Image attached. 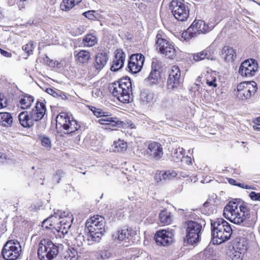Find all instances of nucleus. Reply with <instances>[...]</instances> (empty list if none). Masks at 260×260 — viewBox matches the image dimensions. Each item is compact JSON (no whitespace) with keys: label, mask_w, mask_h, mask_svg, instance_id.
I'll list each match as a JSON object with an SVG mask.
<instances>
[{"label":"nucleus","mask_w":260,"mask_h":260,"mask_svg":"<svg viewBox=\"0 0 260 260\" xmlns=\"http://www.w3.org/2000/svg\"><path fill=\"white\" fill-rule=\"evenodd\" d=\"M111 254L106 250H102L99 251L98 256L102 259H106L110 257Z\"/></svg>","instance_id":"nucleus-42"},{"label":"nucleus","mask_w":260,"mask_h":260,"mask_svg":"<svg viewBox=\"0 0 260 260\" xmlns=\"http://www.w3.org/2000/svg\"><path fill=\"white\" fill-rule=\"evenodd\" d=\"M156 45L160 53L167 57L173 59L175 57L176 50L173 43L160 33L156 36Z\"/></svg>","instance_id":"nucleus-9"},{"label":"nucleus","mask_w":260,"mask_h":260,"mask_svg":"<svg viewBox=\"0 0 260 260\" xmlns=\"http://www.w3.org/2000/svg\"><path fill=\"white\" fill-rule=\"evenodd\" d=\"M244 187H245V189H252V188H251V186H249L248 185H245V184Z\"/></svg>","instance_id":"nucleus-55"},{"label":"nucleus","mask_w":260,"mask_h":260,"mask_svg":"<svg viewBox=\"0 0 260 260\" xmlns=\"http://www.w3.org/2000/svg\"><path fill=\"white\" fill-rule=\"evenodd\" d=\"M240 210H242L244 221L246 219L249 221H255L257 218L258 206H252L245 202H240Z\"/></svg>","instance_id":"nucleus-20"},{"label":"nucleus","mask_w":260,"mask_h":260,"mask_svg":"<svg viewBox=\"0 0 260 260\" xmlns=\"http://www.w3.org/2000/svg\"><path fill=\"white\" fill-rule=\"evenodd\" d=\"M145 57L142 54H136L132 55L128 64L129 71L132 73L136 74L139 72L144 64Z\"/></svg>","instance_id":"nucleus-21"},{"label":"nucleus","mask_w":260,"mask_h":260,"mask_svg":"<svg viewBox=\"0 0 260 260\" xmlns=\"http://www.w3.org/2000/svg\"><path fill=\"white\" fill-rule=\"evenodd\" d=\"M160 78V72L151 71L149 76L146 79L151 85L156 84Z\"/></svg>","instance_id":"nucleus-37"},{"label":"nucleus","mask_w":260,"mask_h":260,"mask_svg":"<svg viewBox=\"0 0 260 260\" xmlns=\"http://www.w3.org/2000/svg\"><path fill=\"white\" fill-rule=\"evenodd\" d=\"M22 248L20 243L16 240H8L4 245L2 255L5 260H16L20 256Z\"/></svg>","instance_id":"nucleus-8"},{"label":"nucleus","mask_w":260,"mask_h":260,"mask_svg":"<svg viewBox=\"0 0 260 260\" xmlns=\"http://www.w3.org/2000/svg\"><path fill=\"white\" fill-rule=\"evenodd\" d=\"M53 216L57 217L55 219L57 222L52 223L54 226V229L63 235L67 234L73 221L72 215L68 211H58L54 213Z\"/></svg>","instance_id":"nucleus-7"},{"label":"nucleus","mask_w":260,"mask_h":260,"mask_svg":"<svg viewBox=\"0 0 260 260\" xmlns=\"http://www.w3.org/2000/svg\"><path fill=\"white\" fill-rule=\"evenodd\" d=\"M34 49V44L32 41L29 42L25 45L23 46L22 49L27 53L28 56L32 54Z\"/></svg>","instance_id":"nucleus-39"},{"label":"nucleus","mask_w":260,"mask_h":260,"mask_svg":"<svg viewBox=\"0 0 260 260\" xmlns=\"http://www.w3.org/2000/svg\"><path fill=\"white\" fill-rule=\"evenodd\" d=\"M237 186H240L243 188H245V187H244L245 184H244L239 183L237 184Z\"/></svg>","instance_id":"nucleus-54"},{"label":"nucleus","mask_w":260,"mask_h":260,"mask_svg":"<svg viewBox=\"0 0 260 260\" xmlns=\"http://www.w3.org/2000/svg\"><path fill=\"white\" fill-rule=\"evenodd\" d=\"M170 9L178 21H185L188 17L189 8L187 4L179 0H173L170 4Z\"/></svg>","instance_id":"nucleus-11"},{"label":"nucleus","mask_w":260,"mask_h":260,"mask_svg":"<svg viewBox=\"0 0 260 260\" xmlns=\"http://www.w3.org/2000/svg\"><path fill=\"white\" fill-rule=\"evenodd\" d=\"M171 156L173 161L176 162L181 161L184 158V150L180 147L172 148Z\"/></svg>","instance_id":"nucleus-27"},{"label":"nucleus","mask_w":260,"mask_h":260,"mask_svg":"<svg viewBox=\"0 0 260 260\" xmlns=\"http://www.w3.org/2000/svg\"><path fill=\"white\" fill-rule=\"evenodd\" d=\"M0 53L1 54L7 57H11L12 56V54L8 52H7L2 49L0 48Z\"/></svg>","instance_id":"nucleus-50"},{"label":"nucleus","mask_w":260,"mask_h":260,"mask_svg":"<svg viewBox=\"0 0 260 260\" xmlns=\"http://www.w3.org/2000/svg\"><path fill=\"white\" fill-rule=\"evenodd\" d=\"M85 173H86V172H83V174H84H84H85Z\"/></svg>","instance_id":"nucleus-60"},{"label":"nucleus","mask_w":260,"mask_h":260,"mask_svg":"<svg viewBox=\"0 0 260 260\" xmlns=\"http://www.w3.org/2000/svg\"><path fill=\"white\" fill-rule=\"evenodd\" d=\"M208 31V27L204 21L199 20H194L186 31L182 34L185 39H189L197 36L201 34Z\"/></svg>","instance_id":"nucleus-14"},{"label":"nucleus","mask_w":260,"mask_h":260,"mask_svg":"<svg viewBox=\"0 0 260 260\" xmlns=\"http://www.w3.org/2000/svg\"><path fill=\"white\" fill-rule=\"evenodd\" d=\"M208 204V203L207 202H205V203H204V206L207 207V206Z\"/></svg>","instance_id":"nucleus-58"},{"label":"nucleus","mask_w":260,"mask_h":260,"mask_svg":"<svg viewBox=\"0 0 260 260\" xmlns=\"http://www.w3.org/2000/svg\"><path fill=\"white\" fill-rule=\"evenodd\" d=\"M63 174V172L62 170H59L56 171L55 175L53 176V180L56 182L57 183L59 182V180L60 179L62 175Z\"/></svg>","instance_id":"nucleus-43"},{"label":"nucleus","mask_w":260,"mask_h":260,"mask_svg":"<svg viewBox=\"0 0 260 260\" xmlns=\"http://www.w3.org/2000/svg\"><path fill=\"white\" fill-rule=\"evenodd\" d=\"M58 246L48 239L41 240L38 245V255L41 260H52L58 255Z\"/></svg>","instance_id":"nucleus-5"},{"label":"nucleus","mask_w":260,"mask_h":260,"mask_svg":"<svg viewBox=\"0 0 260 260\" xmlns=\"http://www.w3.org/2000/svg\"><path fill=\"white\" fill-rule=\"evenodd\" d=\"M197 180V179L196 178V177H194L193 180H191V181L193 180V182H196Z\"/></svg>","instance_id":"nucleus-57"},{"label":"nucleus","mask_w":260,"mask_h":260,"mask_svg":"<svg viewBox=\"0 0 260 260\" xmlns=\"http://www.w3.org/2000/svg\"><path fill=\"white\" fill-rule=\"evenodd\" d=\"M57 92H58V95H57V96L56 98L59 99H61L62 100H68V94H67L66 93H65L61 90H59V91H57Z\"/></svg>","instance_id":"nucleus-47"},{"label":"nucleus","mask_w":260,"mask_h":260,"mask_svg":"<svg viewBox=\"0 0 260 260\" xmlns=\"http://www.w3.org/2000/svg\"><path fill=\"white\" fill-rule=\"evenodd\" d=\"M254 123L255 124V125H253L254 128H255V129L258 128V127H257V125H260V117L254 119Z\"/></svg>","instance_id":"nucleus-51"},{"label":"nucleus","mask_w":260,"mask_h":260,"mask_svg":"<svg viewBox=\"0 0 260 260\" xmlns=\"http://www.w3.org/2000/svg\"><path fill=\"white\" fill-rule=\"evenodd\" d=\"M46 91L48 94L52 95L55 98H57L58 95V92L59 91V90H57L56 89H52L51 88H48L46 89Z\"/></svg>","instance_id":"nucleus-44"},{"label":"nucleus","mask_w":260,"mask_h":260,"mask_svg":"<svg viewBox=\"0 0 260 260\" xmlns=\"http://www.w3.org/2000/svg\"><path fill=\"white\" fill-rule=\"evenodd\" d=\"M186 158L190 159V158H188V157H186ZM191 160H189V164H191Z\"/></svg>","instance_id":"nucleus-59"},{"label":"nucleus","mask_w":260,"mask_h":260,"mask_svg":"<svg viewBox=\"0 0 260 260\" xmlns=\"http://www.w3.org/2000/svg\"><path fill=\"white\" fill-rule=\"evenodd\" d=\"M163 154L162 145L158 142H152L148 144L145 156L149 159L159 160Z\"/></svg>","instance_id":"nucleus-18"},{"label":"nucleus","mask_w":260,"mask_h":260,"mask_svg":"<svg viewBox=\"0 0 260 260\" xmlns=\"http://www.w3.org/2000/svg\"><path fill=\"white\" fill-rule=\"evenodd\" d=\"M140 100L144 104L151 105L156 101V98L153 93L148 91H143L140 94Z\"/></svg>","instance_id":"nucleus-28"},{"label":"nucleus","mask_w":260,"mask_h":260,"mask_svg":"<svg viewBox=\"0 0 260 260\" xmlns=\"http://www.w3.org/2000/svg\"><path fill=\"white\" fill-rule=\"evenodd\" d=\"M239 260H241V259L240 258H239Z\"/></svg>","instance_id":"nucleus-61"},{"label":"nucleus","mask_w":260,"mask_h":260,"mask_svg":"<svg viewBox=\"0 0 260 260\" xmlns=\"http://www.w3.org/2000/svg\"><path fill=\"white\" fill-rule=\"evenodd\" d=\"M46 111L45 105L38 102L35 107L30 111H23L18 116L20 124L25 128L32 127L35 122L41 120L44 116Z\"/></svg>","instance_id":"nucleus-2"},{"label":"nucleus","mask_w":260,"mask_h":260,"mask_svg":"<svg viewBox=\"0 0 260 260\" xmlns=\"http://www.w3.org/2000/svg\"><path fill=\"white\" fill-rule=\"evenodd\" d=\"M214 49L210 46L203 51L200 52L193 56V59L196 61H200L205 58L210 60H214Z\"/></svg>","instance_id":"nucleus-26"},{"label":"nucleus","mask_w":260,"mask_h":260,"mask_svg":"<svg viewBox=\"0 0 260 260\" xmlns=\"http://www.w3.org/2000/svg\"><path fill=\"white\" fill-rule=\"evenodd\" d=\"M57 125H60L66 131L65 134H72L78 131L80 125L78 122L70 117L67 113H60L56 117Z\"/></svg>","instance_id":"nucleus-10"},{"label":"nucleus","mask_w":260,"mask_h":260,"mask_svg":"<svg viewBox=\"0 0 260 260\" xmlns=\"http://www.w3.org/2000/svg\"><path fill=\"white\" fill-rule=\"evenodd\" d=\"M5 158V155L3 153L0 152V159H4Z\"/></svg>","instance_id":"nucleus-53"},{"label":"nucleus","mask_w":260,"mask_h":260,"mask_svg":"<svg viewBox=\"0 0 260 260\" xmlns=\"http://www.w3.org/2000/svg\"><path fill=\"white\" fill-rule=\"evenodd\" d=\"M69 258H70V257H67V256H65V258H66V259H67V260H75V259H74V258H74V257H72V258H70V259H69Z\"/></svg>","instance_id":"nucleus-56"},{"label":"nucleus","mask_w":260,"mask_h":260,"mask_svg":"<svg viewBox=\"0 0 260 260\" xmlns=\"http://www.w3.org/2000/svg\"><path fill=\"white\" fill-rule=\"evenodd\" d=\"M220 55L225 61L232 62L236 58V52L233 47L225 46L221 50Z\"/></svg>","instance_id":"nucleus-25"},{"label":"nucleus","mask_w":260,"mask_h":260,"mask_svg":"<svg viewBox=\"0 0 260 260\" xmlns=\"http://www.w3.org/2000/svg\"><path fill=\"white\" fill-rule=\"evenodd\" d=\"M91 110L95 116L100 118L98 122L100 124L108 125L111 127L119 126L122 125V122L118 118L104 115L101 109L92 107Z\"/></svg>","instance_id":"nucleus-15"},{"label":"nucleus","mask_w":260,"mask_h":260,"mask_svg":"<svg viewBox=\"0 0 260 260\" xmlns=\"http://www.w3.org/2000/svg\"><path fill=\"white\" fill-rule=\"evenodd\" d=\"M182 79L180 69L176 66L172 67L167 81L168 90L169 91H172L177 89L180 85Z\"/></svg>","instance_id":"nucleus-16"},{"label":"nucleus","mask_w":260,"mask_h":260,"mask_svg":"<svg viewBox=\"0 0 260 260\" xmlns=\"http://www.w3.org/2000/svg\"><path fill=\"white\" fill-rule=\"evenodd\" d=\"M127 143L123 140L119 139L115 141L110 148V150L115 152H121L127 149Z\"/></svg>","instance_id":"nucleus-29"},{"label":"nucleus","mask_w":260,"mask_h":260,"mask_svg":"<svg viewBox=\"0 0 260 260\" xmlns=\"http://www.w3.org/2000/svg\"><path fill=\"white\" fill-rule=\"evenodd\" d=\"M240 202L231 201L224 207L223 216L236 224H241L244 222L242 210H240Z\"/></svg>","instance_id":"nucleus-6"},{"label":"nucleus","mask_w":260,"mask_h":260,"mask_svg":"<svg viewBox=\"0 0 260 260\" xmlns=\"http://www.w3.org/2000/svg\"><path fill=\"white\" fill-rule=\"evenodd\" d=\"M216 79L215 77H212V79L211 80L209 79H207L206 83L209 86H213L214 87L217 86V84L216 83Z\"/></svg>","instance_id":"nucleus-48"},{"label":"nucleus","mask_w":260,"mask_h":260,"mask_svg":"<svg viewBox=\"0 0 260 260\" xmlns=\"http://www.w3.org/2000/svg\"><path fill=\"white\" fill-rule=\"evenodd\" d=\"M257 70V61L254 59H249L241 63L239 73L243 77H250L254 76Z\"/></svg>","instance_id":"nucleus-17"},{"label":"nucleus","mask_w":260,"mask_h":260,"mask_svg":"<svg viewBox=\"0 0 260 260\" xmlns=\"http://www.w3.org/2000/svg\"><path fill=\"white\" fill-rule=\"evenodd\" d=\"M41 144L43 146L46 148H50L51 147V140L49 138L46 137H42Z\"/></svg>","instance_id":"nucleus-41"},{"label":"nucleus","mask_w":260,"mask_h":260,"mask_svg":"<svg viewBox=\"0 0 260 260\" xmlns=\"http://www.w3.org/2000/svg\"><path fill=\"white\" fill-rule=\"evenodd\" d=\"M105 218L99 215H95L88 219L85 226L88 230V236L91 240L99 242L106 232Z\"/></svg>","instance_id":"nucleus-4"},{"label":"nucleus","mask_w":260,"mask_h":260,"mask_svg":"<svg viewBox=\"0 0 260 260\" xmlns=\"http://www.w3.org/2000/svg\"><path fill=\"white\" fill-rule=\"evenodd\" d=\"M213 244H220L229 240L233 233L230 224L223 218H217L211 222Z\"/></svg>","instance_id":"nucleus-1"},{"label":"nucleus","mask_w":260,"mask_h":260,"mask_svg":"<svg viewBox=\"0 0 260 260\" xmlns=\"http://www.w3.org/2000/svg\"><path fill=\"white\" fill-rule=\"evenodd\" d=\"M202 230V225L198 222L192 220L188 221L186 230V238L188 243L191 244L198 243Z\"/></svg>","instance_id":"nucleus-12"},{"label":"nucleus","mask_w":260,"mask_h":260,"mask_svg":"<svg viewBox=\"0 0 260 260\" xmlns=\"http://www.w3.org/2000/svg\"><path fill=\"white\" fill-rule=\"evenodd\" d=\"M34 99L31 95H24L22 98L20 100L19 103L21 106V108L23 109H27L30 107L34 102Z\"/></svg>","instance_id":"nucleus-35"},{"label":"nucleus","mask_w":260,"mask_h":260,"mask_svg":"<svg viewBox=\"0 0 260 260\" xmlns=\"http://www.w3.org/2000/svg\"><path fill=\"white\" fill-rule=\"evenodd\" d=\"M257 89L256 84L243 82L237 85V96L242 101L249 100Z\"/></svg>","instance_id":"nucleus-13"},{"label":"nucleus","mask_w":260,"mask_h":260,"mask_svg":"<svg viewBox=\"0 0 260 260\" xmlns=\"http://www.w3.org/2000/svg\"><path fill=\"white\" fill-rule=\"evenodd\" d=\"M249 197L252 200L260 201V193H256L254 191H252L249 194Z\"/></svg>","instance_id":"nucleus-45"},{"label":"nucleus","mask_w":260,"mask_h":260,"mask_svg":"<svg viewBox=\"0 0 260 260\" xmlns=\"http://www.w3.org/2000/svg\"><path fill=\"white\" fill-rule=\"evenodd\" d=\"M236 181L233 179H230L229 180L230 183H231L232 184H234V185H237V184H236Z\"/></svg>","instance_id":"nucleus-52"},{"label":"nucleus","mask_w":260,"mask_h":260,"mask_svg":"<svg viewBox=\"0 0 260 260\" xmlns=\"http://www.w3.org/2000/svg\"><path fill=\"white\" fill-rule=\"evenodd\" d=\"M174 234L171 231L162 230L157 231L154 236V239L158 245L168 246L173 241Z\"/></svg>","instance_id":"nucleus-19"},{"label":"nucleus","mask_w":260,"mask_h":260,"mask_svg":"<svg viewBox=\"0 0 260 260\" xmlns=\"http://www.w3.org/2000/svg\"><path fill=\"white\" fill-rule=\"evenodd\" d=\"M172 106V100L169 99H164L160 103L159 106L162 109H166Z\"/></svg>","instance_id":"nucleus-40"},{"label":"nucleus","mask_w":260,"mask_h":260,"mask_svg":"<svg viewBox=\"0 0 260 260\" xmlns=\"http://www.w3.org/2000/svg\"><path fill=\"white\" fill-rule=\"evenodd\" d=\"M132 82L129 78H121L111 85L112 94L119 101L123 103H128L132 99Z\"/></svg>","instance_id":"nucleus-3"},{"label":"nucleus","mask_w":260,"mask_h":260,"mask_svg":"<svg viewBox=\"0 0 260 260\" xmlns=\"http://www.w3.org/2000/svg\"><path fill=\"white\" fill-rule=\"evenodd\" d=\"M57 217L54 216L53 215L50 216L48 218L44 220L42 222V226L46 229H54V226L52 223H57L55 219Z\"/></svg>","instance_id":"nucleus-38"},{"label":"nucleus","mask_w":260,"mask_h":260,"mask_svg":"<svg viewBox=\"0 0 260 260\" xmlns=\"http://www.w3.org/2000/svg\"><path fill=\"white\" fill-rule=\"evenodd\" d=\"M13 122V117L10 113H0V124L4 126H10Z\"/></svg>","instance_id":"nucleus-31"},{"label":"nucleus","mask_w":260,"mask_h":260,"mask_svg":"<svg viewBox=\"0 0 260 260\" xmlns=\"http://www.w3.org/2000/svg\"><path fill=\"white\" fill-rule=\"evenodd\" d=\"M97 42L98 40L96 36L91 34H87L83 39V43L86 47H92Z\"/></svg>","instance_id":"nucleus-36"},{"label":"nucleus","mask_w":260,"mask_h":260,"mask_svg":"<svg viewBox=\"0 0 260 260\" xmlns=\"http://www.w3.org/2000/svg\"><path fill=\"white\" fill-rule=\"evenodd\" d=\"M177 173L173 170L168 171H158L154 176V179L157 182L167 181L176 177Z\"/></svg>","instance_id":"nucleus-24"},{"label":"nucleus","mask_w":260,"mask_h":260,"mask_svg":"<svg viewBox=\"0 0 260 260\" xmlns=\"http://www.w3.org/2000/svg\"><path fill=\"white\" fill-rule=\"evenodd\" d=\"M160 222L164 225L171 223L173 221V216L170 212L166 210H162L159 214Z\"/></svg>","instance_id":"nucleus-30"},{"label":"nucleus","mask_w":260,"mask_h":260,"mask_svg":"<svg viewBox=\"0 0 260 260\" xmlns=\"http://www.w3.org/2000/svg\"><path fill=\"white\" fill-rule=\"evenodd\" d=\"M125 56L121 50H117L113 60V64L111 67V70L113 72L118 71L121 69L124 64Z\"/></svg>","instance_id":"nucleus-23"},{"label":"nucleus","mask_w":260,"mask_h":260,"mask_svg":"<svg viewBox=\"0 0 260 260\" xmlns=\"http://www.w3.org/2000/svg\"><path fill=\"white\" fill-rule=\"evenodd\" d=\"M94 11H88L87 12H84L83 15L88 18L89 19L93 20L95 17L93 15Z\"/></svg>","instance_id":"nucleus-46"},{"label":"nucleus","mask_w":260,"mask_h":260,"mask_svg":"<svg viewBox=\"0 0 260 260\" xmlns=\"http://www.w3.org/2000/svg\"><path fill=\"white\" fill-rule=\"evenodd\" d=\"M82 0H63L60 5V9L62 11H68L74 6L77 5Z\"/></svg>","instance_id":"nucleus-33"},{"label":"nucleus","mask_w":260,"mask_h":260,"mask_svg":"<svg viewBox=\"0 0 260 260\" xmlns=\"http://www.w3.org/2000/svg\"><path fill=\"white\" fill-rule=\"evenodd\" d=\"M151 71H159V66L157 61H153L151 64Z\"/></svg>","instance_id":"nucleus-49"},{"label":"nucleus","mask_w":260,"mask_h":260,"mask_svg":"<svg viewBox=\"0 0 260 260\" xmlns=\"http://www.w3.org/2000/svg\"><path fill=\"white\" fill-rule=\"evenodd\" d=\"M109 58L108 54L105 51L96 53L93 62V67L95 70L98 72L102 70L107 64Z\"/></svg>","instance_id":"nucleus-22"},{"label":"nucleus","mask_w":260,"mask_h":260,"mask_svg":"<svg viewBox=\"0 0 260 260\" xmlns=\"http://www.w3.org/2000/svg\"><path fill=\"white\" fill-rule=\"evenodd\" d=\"M130 233L127 229H120L114 233L112 235V237L114 240L123 241L128 239Z\"/></svg>","instance_id":"nucleus-32"},{"label":"nucleus","mask_w":260,"mask_h":260,"mask_svg":"<svg viewBox=\"0 0 260 260\" xmlns=\"http://www.w3.org/2000/svg\"><path fill=\"white\" fill-rule=\"evenodd\" d=\"M76 56L78 61L81 63H87L90 59V52L84 50L78 52Z\"/></svg>","instance_id":"nucleus-34"}]
</instances>
